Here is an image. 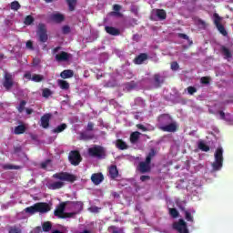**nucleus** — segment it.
<instances>
[{
    "instance_id": "obj_22",
    "label": "nucleus",
    "mask_w": 233,
    "mask_h": 233,
    "mask_svg": "<svg viewBox=\"0 0 233 233\" xmlns=\"http://www.w3.org/2000/svg\"><path fill=\"white\" fill-rule=\"evenodd\" d=\"M65 187V183L62 181L53 182L48 185L49 190H59V188H63Z\"/></svg>"
},
{
    "instance_id": "obj_34",
    "label": "nucleus",
    "mask_w": 233,
    "mask_h": 233,
    "mask_svg": "<svg viewBox=\"0 0 233 233\" xmlns=\"http://www.w3.org/2000/svg\"><path fill=\"white\" fill-rule=\"evenodd\" d=\"M198 148L202 150V152H208L210 150V147L205 144V141L199 140L198 141Z\"/></svg>"
},
{
    "instance_id": "obj_38",
    "label": "nucleus",
    "mask_w": 233,
    "mask_h": 233,
    "mask_svg": "<svg viewBox=\"0 0 233 233\" xmlns=\"http://www.w3.org/2000/svg\"><path fill=\"white\" fill-rule=\"evenodd\" d=\"M32 81H34V83H41L45 81V76L43 75L35 74L32 76Z\"/></svg>"
},
{
    "instance_id": "obj_50",
    "label": "nucleus",
    "mask_w": 233,
    "mask_h": 233,
    "mask_svg": "<svg viewBox=\"0 0 233 233\" xmlns=\"http://www.w3.org/2000/svg\"><path fill=\"white\" fill-rule=\"evenodd\" d=\"M62 33L66 35V34H70V26L68 25H64L62 27Z\"/></svg>"
},
{
    "instance_id": "obj_18",
    "label": "nucleus",
    "mask_w": 233,
    "mask_h": 233,
    "mask_svg": "<svg viewBox=\"0 0 233 233\" xmlns=\"http://www.w3.org/2000/svg\"><path fill=\"white\" fill-rule=\"evenodd\" d=\"M153 12H155L158 21H165L167 19V11L164 9H154Z\"/></svg>"
},
{
    "instance_id": "obj_13",
    "label": "nucleus",
    "mask_w": 233,
    "mask_h": 233,
    "mask_svg": "<svg viewBox=\"0 0 233 233\" xmlns=\"http://www.w3.org/2000/svg\"><path fill=\"white\" fill-rule=\"evenodd\" d=\"M51 117H52L51 114H45L44 116H41L40 121H41V127L43 128H48V127H50Z\"/></svg>"
},
{
    "instance_id": "obj_47",
    "label": "nucleus",
    "mask_w": 233,
    "mask_h": 233,
    "mask_svg": "<svg viewBox=\"0 0 233 233\" xmlns=\"http://www.w3.org/2000/svg\"><path fill=\"white\" fill-rule=\"evenodd\" d=\"M196 92H198V88L194 87V86H188L187 87V93L190 96H194V94H196Z\"/></svg>"
},
{
    "instance_id": "obj_14",
    "label": "nucleus",
    "mask_w": 233,
    "mask_h": 233,
    "mask_svg": "<svg viewBox=\"0 0 233 233\" xmlns=\"http://www.w3.org/2000/svg\"><path fill=\"white\" fill-rule=\"evenodd\" d=\"M158 121L161 125L160 127H165V125H168V124L172 123V116H170L167 114H164L158 117Z\"/></svg>"
},
{
    "instance_id": "obj_17",
    "label": "nucleus",
    "mask_w": 233,
    "mask_h": 233,
    "mask_svg": "<svg viewBox=\"0 0 233 233\" xmlns=\"http://www.w3.org/2000/svg\"><path fill=\"white\" fill-rule=\"evenodd\" d=\"M105 31L106 32V34H109V35H120L121 31H119L118 28H116L114 26H110V25H106L105 26Z\"/></svg>"
},
{
    "instance_id": "obj_6",
    "label": "nucleus",
    "mask_w": 233,
    "mask_h": 233,
    "mask_svg": "<svg viewBox=\"0 0 233 233\" xmlns=\"http://www.w3.org/2000/svg\"><path fill=\"white\" fill-rule=\"evenodd\" d=\"M36 35L40 43H46V41H48V33L46 31V25L45 24L38 25Z\"/></svg>"
},
{
    "instance_id": "obj_10",
    "label": "nucleus",
    "mask_w": 233,
    "mask_h": 233,
    "mask_svg": "<svg viewBox=\"0 0 233 233\" xmlns=\"http://www.w3.org/2000/svg\"><path fill=\"white\" fill-rule=\"evenodd\" d=\"M173 228L177 230L179 233H188V229L187 228V222L183 218L178 219L177 222L173 224Z\"/></svg>"
},
{
    "instance_id": "obj_35",
    "label": "nucleus",
    "mask_w": 233,
    "mask_h": 233,
    "mask_svg": "<svg viewBox=\"0 0 233 233\" xmlns=\"http://www.w3.org/2000/svg\"><path fill=\"white\" fill-rule=\"evenodd\" d=\"M66 124H61L58 127H56L55 129L52 130L53 134H61V132H64V130H66Z\"/></svg>"
},
{
    "instance_id": "obj_20",
    "label": "nucleus",
    "mask_w": 233,
    "mask_h": 233,
    "mask_svg": "<svg viewBox=\"0 0 233 233\" xmlns=\"http://www.w3.org/2000/svg\"><path fill=\"white\" fill-rule=\"evenodd\" d=\"M121 5H117V4H115L113 5V10L111 13H110V15H113L115 17H123V14L120 13L121 12Z\"/></svg>"
},
{
    "instance_id": "obj_19",
    "label": "nucleus",
    "mask_w": 233,
    "mask_h": 233,
    "mask_svg": "<svg viewBox=\"0 0 233 233\" xmlns=\"http://www.w3.org/2000/svg\"><path fill=\"white\" fill-rule=\"evenodd\" d=\"M154 81H155V86L156 88L161 87V85L165 83V76H161L159 74L154 75Z\"/></svg>"
},
{
    "instance_id": "obj_5",
    "label": "nucleus",
    "mask_w": 233,
    "mask_h": 233,
    "mask_svg": "<svg viewBox=\"0 0 233 233\" xmlns=\"http://www.w3.org/2000/svg\"><path fill=\"white\" fill-rule=\"evenodd\" d=\"M54 179H59L60 181H67V183H75L77 181V177L68 172H59L53 175Z\"/></svg>"
},
{
    "instance_id": "obj_36",
    "label": "nucleus",
    "mask_w": 233,
    "mask_h": 233,
    "mask_svg": "<svg viewBox=\"0 0 233 233\" xmlns=\"http://www.w3.org/2000/svg\"><path fill=\"white\" fill-rule=\"evenodd\" d=\"M52 230V222L46 221L42 224V232H50Z\"/></svg>"
},
{
    "instance_id": "obj_57",
    "label": "nucleus",
    "mask_w": 233,
    "mask_h": 233,
    "mask_svg": "<svg viewBox=\"0 0 233 233\" xmlns=\"http://www.w3.org/2000/svg\"><path fill=\"white\" fill-rule=\"evenodd\" d=\"M136 86H137V85H136V83H134V82H131V83L127 84V88H128L129 90L134 89Z\"/></svg>"
},
{
    "instance_id": "obj_23",
    "label": "nucleus",
    "mask_w": 233,
    "mask_h": 233,
    "mask_svg": "<svg viewBox=\"0 0 233 233\" xmlns=\"http://www.w3.org/2000/svg\"><path fill=\"white\" fill-rule=\"evenodd\" d=\"M80 139L82 141H90V140L94 139V134L88 133V131L81 132Z\"/></svg>"
},
{
    "instance_id": "obj_48",
    "label": "nucleus",
    "mask_w": 233,
    "mask_h": 233,
    "mask_svg": "<svg viewBox=\"0 0 233 233\" xmlns=\"http://www.w3.org/2000/svg\"><path fill=\"white\" fill-rule=\"evenodd\" d=\"M171 70H174L175 72L179 70V64L177 62H172L171 63Z\"/></svg>"
},
{
    "instance_id": "obj_64",
    "label": "nucleus",
    "mask_w": 233,
    "mask_h": 233,
    "mask_svg": "<svg viewBox=\"0 0 233 233\" xmlns=\"http://www.w3.org/2000/svg\"><path fill=\"white\" fill-rule=\"evenodd\" d=\"M80 233H92V231L88 230V229H84L83 231H81Z\"/></svg>"
},
{
    "instance_id": "obj_31",
    "label": "nucleus",
    "mask_w": 233,
    "mask_h": 233,
    "mask_svg": "<svg viewBox=\"0 0 233 233\" xmlns=\"http://www.w3.org/2000/svg\"><path fill=\"white\" fill-rule=\"evenodd\" d=\"M141 136V133L139 131H135L131 133L130 135V143H137L139 141V137Z\"/></svg>"
},
{
    "instance_id": "obj_51",
    "label": "nucleus",
    "mask_w": 233,
    "mask_h": 233,
    "mask_svg": "<svg viewBox=\"0 0 233 233\" xmlns=\"http://www.w3.org/2000/svg\"><path fill=\"white\" fill-rule=\"evenodd\" d=\"M202 85H208V83H210V79L207 76H203L201 79H200Z\"/></svg>"
},
{
    "instance_id": "obj_2",
    "label": "nucleus",
    "mask_w": 233,
    "mask_h": 233,
    "mask_svg": "<svg viewBox=\"0 0 233 233\" xmlns=\"http://www.w3.org/2000/svg\"><path fill=\"white\" fill-rule=\"evenodd\" d=\"M25 214H30V216H34V214H46V212H50L51 208L50 205L46 202H37L34 206H30L25 208Z\"/></svg>"
},
{
    "instance_id": "obj_32",
    "label": "nucleus",
    "mask_w": 233,
    "mask_h": 233,
    "mask_svg": "<svg viewBox=\"0 0 233 233\" xmlns=\"http://www.w3.org/2000/svg\"><path fill=\"white\" fill-rule=\"evenodd\" d=\"M66 3L68 5L69 12H74L76 10V6L77 5V0H66Z\"/></svg>"
},
{
    "instance_id": "obj_28",
    "label": "nucleus",
    "mask_w": 233,
    "mask_h": 233,
    "mask_svg": "<svg viewBox=\"0 0 233 233\" xmlns=\"http://www.w3.org/2000/svg\"><path fill=\"white\" fill-rule=\"evenodd\" d=\"M51 19L52 21H54L55 23H63V21H65V15L57 13V14H53L51 15Z\"/></svg>"
},
{
    "instance_id": "obj_27",
    "label": "nucleus",
    "mask_w": 233,
    "mask_h": 233,
    "mask_svg": "<svg viewBox=\"0 0 233 233\" xmlns=\"http://www.w3.org/2000/svg\"><path fill=\"white\" fill-rule=\"evenodd\" d=\"M116 147L118 150H127L128 148V145H127V142L123 141V139H116Z\"/></svg>"
},
{
    "instance_id": "obj_30",
    "label": "nucleus",
    "mask_w": 233,
    "mask_h": 233,
    "mask_svg": "<svg viewBox=\"0 0 233 233\" xmlns=\"http://www.w3.org/2000/svg\"><path fill=\"white\" fill-rule=\"evenodd\" d=\"M68 203H70V205L73 207V208H75V210H76V212H81V210H83V202H81V201H76V202L68 201Z\"/></svg>"
},
{
    "instance_id": "obj_12",
    "label": "nucleus",
    "mask_w": 233,
    "mask_h": 233,
    "mask_svg": "<svg viewBox=\"0 0 233 233\" xmlns=\"http://www.w3.org/2000/svg\"><path fill=\"white\" fill-rule=\"evenodd\" d=\"M5 88L6 90H10L12 86H14V78H12V75L9 73L5 74V81L3 83Z\"/></svg>"
},
{
    "instance_id": "obj_41",
    "label": "nucleus",
    "mask_w": 233,
    "mask_h": 233,
    "mask_svg": "<svg viewBox=\"0 0 233 233\" xmlns=\"http://www.w3.org/2000/svg\"><path fill=\"white\" fill-rule=\"evenodd\" d=\"M169 215L171 216V218L176 219L177 218H179V211H177L176 208H169Z\"/></svg>"
},
{
    "instance_id": "obj_46",
    "label": "nucleus",
    "mask_w": 233,
    "mask_h": 233,
    "mask_svg": "<svg viewBox=\"0 0 233 233\" xmlns=\"http://www.w3.org/2000/svg\"><path fill=\"white\" fill-rule=\"evenodd\" d=\"M25 25H26L27 26L32 25V23H34V16L32 15H27L24 21Z\"/></svg>"
},
{
    "instance_id": "obj_3",
    "label": "nucleus",
    "mask_w": 233,
    "mask_h": 233,
    "mask_svg": "<svg viewBox=\"0 0 233 233\" xmlns=\"http://www.w3.org/2000/svg\"><path fill=\"white\" fill-rule=\"evenodd\" d=\"M87 154L90 157H97V159L106 158V148L105 147L95 145L87 149Z\"/></svg>"
},
{
    "instance_id": "obj_29",
    "label": "nucleus",
    "mask_w": 233,
    "mask_h": 233,
    "mask_svg": "<svg viewBox=\"0 0 233 233\" xmlns=\"http://www.w3.org/2000/svg\"><path fill=\"white\" fill-rule=\"evenodd\" d=\"M220 50L225 56V59H230L232 57V52H230V49H228L227 46H222Z\"/></svg>"
},
{
    "instance_id": "obj_44",
    "label": "nucleus",
    "mask_w": 233,
    "mask_h": 233,
    "mask_svg": "<svg viewBox=\"0 0 233 233\" xmlns=\"http://www.w3.org/2000/svg\"><path fill=\"white\" fill-rule=\"evenodd\" d=\"M42 96L43 97H46V99H48V97L52 96V90H50L49 88H44L42 90Z\"/></svg>"
},
{
    "instance_id": "obj_42",
    "label": "nucleus",
    "mask_w": 233,
    "mask_h": 233,
    "mask_svg": "<svg viewBox=\"0 0 233 233\" xmlns=\"http://www.w3.org/2000/svg\"><path fill=\"white\" fill-rule=\"evenodd\" d=\"M10 8H11V10H14L15 12H17V10H19V8H21V4H19L18 1H14L11 3Z\"/></svg>"
},
{
    "instance_id": "obj_37",
    "label": "nucleus",
    "mask_w": 233,
    "mask_h": 233,
    "mask_svg": "<svg viewBox=\"0 0 233 233\" xmlns=\"http://www.w3.org/2000/svg\"><path fill=\"white\" fill-rule=\"evenodd\" d=\"M58 86L62 89V90H68V88H70V84H68L66 80H58Z\"/></svg>"
},
{
    "instance_id": "obj_39",
    "label": "nucleus",
    "mask_w": 233,
    "mask_h": 233,
    "mask_svg": "<svg viewBox=\"0 0 233 233\" xmlns=\"http://www.w3.org/2000/svg\"><path fill=\"white\" fill-rule=\"evenodd\" d=\"M4 170H19L21 168L20 166H15L12 164H5L3 166Z\"/></svg>"
},
{
    "instance_id": "obj_4",
    "label": "nucleus",
    "mask_w": 233,
    "mask_h": 233,
    "mask_svg": "<svg viewBox=\"0 0 233 233\" xmlns=\"http://www.w3.org/2000/svg\"><path fill=\"white\" fill-rule=\"evenodd\" d=\"M215 161L211 164L214 172L219 171L223 168V147H218L215 151Z\"/></svg>"
},
{
    "instance_id": "obj_8",
    "label": "nucleus",
    "mask_w": 233,
    "mask_h": 233,
    "mask_svg": "<svg viewBox=\"0 0 233 233\" xmlns=\"http://www.w3.org/2000/svg\"><path fill=\"white\" fill-rule=\"evenodd\" d=\"M214 17V25L218 28V32L222 34L225 37L226 35H228V33L227 32V29H225V26L221 25V16L218 13H215L213 15Z\"/></svg>"
},
{
    "instance_id": "obj_52",
    "label": "nucleus",
    "mask_w": 233,
    "mask_h": 233,
    "mask_svg": "<svg viewBox=\"0 0 233 233\" xmlns=\"http://www.w3.org/2000/svg\"><path fill=\"white\" fill-rule=\"evenodd\" d=\"M26 48H28L29 50H34V43L32 42V40H28L26 42Z\"/></svg>"
},
{
    "instance_id": "obj_58",
    "label": "nucleus",
    "mask_w": 233,
    "mask_h": 233,
    "mask_svg": "<svg viewBox=\"0 0 233 233\" xmlns=\"http://www.w3.org/2000/svg\"><path fill=\"white\" fill-rule=\"evenodd\" d=\"M48 163H50V160L41 163V168H46L48 167Z\"/></svg>"
},
{
    "instance_id": "obj_63",
    "label": "nucleus",
    "mask_w": 233,
    "mask_h": 233,
    "mask_svg": "<svg viewBox=\"0 0 233 233\" xmlns=\"http://www.w3.org/2000/svg\"><path fill=\"white\" fill-rule=\"evenodd\" d=\"M35 232H41V230H43V228L40 226H38L35 228Z\"/></svg>"
},
{
    "instance_id": "obj_61",
    "label": "nucleus",
    "mask_w": 233,
    "mask_h": 233,
    "mask_svg": "<svg viewBox=\"0 0 233 233\" xmlns=\"http://www.w3.org/2000/svg\"><path fill=\"white\" fill-rule=\"evenodd\" d=\"M25 112H26L27 116H30V115H32V114L34 113V109H32V108H26V109H25Z\"/></svg>"
},
{
    "instance_id": "obj_45",
    "label": "nucleus",
    "mask_w": 233,
    "mask_h": 233,
    "mask_svg": "<svg viewBox=\"0 0 233 233\" xmlns=\"http://www.w3.org/2000/svg\"><path fill=\"white\" fill-rule=\"evenodd\" d=\"M185 219L189 221L190 223H194V217H192V213L188 210L185 211Z\"/></svg>"
},
{
    "instance_id": "obj_56",
    "label": "nucleus",
    "mask_w": 233,
    "mask_h": 233,
    "mask_svg": "<svg viewBox=\"0 0 233 233\" xmlns=\"http://www.w3.org/2000/svg\"><path fill=\"white\" fill-rule=\"evenodd\" d=\"M178 37H180V39H186V41H188V36L183 33H179Z\"/></svg>"
},
{
    "instance_id": "obj_16",
    "label": "nucleus",
    "mask_w": 233,
    "mask_h": 233,
    "mask_svg": "<svg viewBox=\"0 0 233 233\" xmlns=\"http://www.w3.org/2000/svg\"><path fill=\"white\" fill-rule=\"evenodd\" d=\"M147 59H148V55L147 53H141L135 57L134 63L135 65H143Z\"/></svg>"
},
{
    "instance_id": "obj_33",
    "label": "nucleus",
    "mask_w": 233,
    "mask_h": 233,
    "mask_svg": "<svg viewBox=\"0 0 233 233\" xmlns=\"http://www.w3.org/2000/svg\"><path fill=\"white\" fill-rule=\"evenodd\" d=\"M195 25L198 26V28H201L202 30H205L207 28V22H205L201 18H195Z\"/></svg>"
},
{
    "instance_id": "obj_43",
    "label": "nucleus",
    "mask_w": 233,
    "mask_h": 233,
    "mask_svg": "<svg viewBox=\"0 0 233 233\" xmlns=\"http://www.w3.org/2000/svg\"><path fill=\"white\" fill-rule=\"evenodd\" d=\"M25 106H26V101L22 100L20 102L19 106H17V110H18L19 114H23V112H25Z\"/></svg>"
},
{
    "instance_id": "obj_62",
    "label": "nucleus",
    "mask_w": 233,
    "mask_h": 233,
    "mask_svg": "<svg viewBox=\"0 0 233 233\" xmlns=\"http://www.w3.org/2000/svg\"><path fill=\"white\" fill-rule=\"evenodd\" d=\"M219 116H220L221 119H224V117H225V112L219 111Z\"/></svg>"
},
{
    "instance_id": "obj_1",
    "label": "nucleus",
    "mask_w": 233,
    "mask_h": 233,
    "mask_svg": "<svg viewBox=\"0 0 233 233\" xmlns=\"http://www.w3.org/2000/svg\"><path fill=\"white\" fill-rule=\"evenodd\" d=\"M156 156H157V149L152 147L147 155L145 161L138 163L137 170H139L140 174H147L152 170L150 163H152V158L156 157Z\"/></svg>"
},
{
    "instance_id": "obj_21",
    "label": "nucleus",
    "mask_w": 233,
    "mask_h": 233,
    "mask_svg": "<svg viewBox=\"0 0 233 233\" xmlns=\"http://www.w3.org/2000/svg\"><path fill=\"white\" fill-rule=\"evenodd\" d=\"M119 176V170H117V166L112 165L109 167V177L111 179H116Z\"/></svg>"
},
{
    "instance_id": "obj_55",
    "label": "nucleus",
    "mask_w": 233,
    "mask_h": 233,
    "mask_svg": "<svg viewBox=\"0 0 233 233\" xmlns=\"http://www.w3.org/2000/svg\"><path fill=\"white\" fill-rule=\"evenodd\" d=\"M148 179H150V176L143 175L140 177L142 182L148 181Z\"/></svg>"
},
{
    "instance_id": "obj_59",
    "label": "nucleus",
    "mask_w": 233,
    "mask_h": 233,
    "mask_svg": "<svg viewBox=\"0 0 233 233\" xmlns=\"http://www.w3.org/2000/svg\"><path fill=\"white\" fill-rule=\"evenodd\" d=\"M24 77H25V79H28L29 81H30V80L32 81V74H30V73H25V74L24 75Z\"/></svg>"
},
{
    "instance_id": "obj_54",
    "label": "nucleus",
    "mask_w": 233,
    "mask_h": 233,
    "mask_svg": "<svg viewBox=\"0 0 233 233\" xmlns=\"http://www.w3.org/2000/svg\"><path fill=\"white\" fill-rule=\"evenodd\" d=\"M86 130L87 132H92V130H94V123L88 122Z\"/></svg>"
},
{
    "instance_id": "obj_15",
    "label": "nucleus",
    "mask_w": 233,
    "mask_h": 233,
    "mask_svg": "<svg viewBox=\"0 0 233 233\" xmlns=\"http://www.w3.org/2000/svg\"><path fill=\"white\" fill-rule=\"evenodd\" d=\"M104 179L105 177L102 173H94L91 176V181L94 183V185H99L100 183H103Z\"/></svg>"
},
{
    "instance_id": "obj_53",
    "label": "nucleus",
    "mask_w": 233,
    "mask_h": 233,
    "mask_svg": "<svg viewBox=\"0 0 233 233\" xmlns=\"http://www.w3.org/2000/svg\"><path fill=\"white\" fill-rule=\"evenodd\" d=\"M76 214H77V212H69V213H64V218H74V216H76Z\"/></svg>"
},
{
    "instance_id": "obj_11",
    "label": "nucleus",
    "mask_w": 233,
    "mask_h": 233,
    "mask_svg": "<svg viewBox=\"0 0 233 233\" xmlns=\"http://www.w3.org/2000/svg\"><path fill=\"white\" fill-rule=\"evenodd\" d=\"M159 129L162 130V132H177V124H176V122H171L167 125L160 126Z\"/></svg>"
},
{
    "instance_id": "obj_26",
    "label": "nucleus",
    "mask_w": 233,
    "mask_h": 233,
    "mask_svg": "<svg viewBox=\"0 0 233 233\" xmlns=\"http://www.w3.org/2000/svg\"><path fill=\"white\" fill-rule=\"evenodd\" d=\"M25 132H26V126L24 124L15 127L14 130V134H15V136H21V134H25Z\"/></svg>"
},
{
    "instance_id": "obj_24",
    "label": "nucleus",
    "mask_w": 233,
    "mask_h": 233,
    "mask_svg": "<svg viewBox=\"0 0 233 233\" xmlns=\"http://www.w3.org/2000/svg\"><path fill=\"white\" fill-rule=\"evenodd\" d=\"M60 77H62V79H70V77H74V71L66 69L60 73Z\"/></svg>"
},
{
    "instance_id": "obj_60",
    "label": "nucleus",
    "mask_w": 233,
    "mask_h": 233,
    "mask_svg": "<svg viewBox=\"0 0 233 233\" xmlns=\"http://www.w3.org/2000/svg\"><path fill=\"white\" fill-rule=\"evenodd\" d=\"M131 12H132L133 14H135V15H137V14H138L137 7L133 6V7L131 8Z\"/></svg>"
},
{
    "instance_id": "obj_25",
    "label": "nucleus",
    "mask_w": 233,
    "mask_h": 233,
    "mask_svg": "<svg viewBox=\"0 0 233 233\" xmlns=\"http://www.w3.org/2000/svg\"><path fill=\"white\" fill-rule=\"evenodd\" d=\"M69 56H68V53L65 52V51H62L60 54H57L56 55V59L58 61V62H61V61H68L69 59Z\"/></svg>"
},
{
    "instance_id": "obj_40",
    "label": "nucleus",
    "mask_w": 233,
    "mask_h": 233,
    "mask_svg": "<svg viewBox=\"0 0 233 233\" xmlns=\"http://www.w3.org/2000/svg\"><path fill=\"white\" fill-rule=\"evenodd\" d=\"M8 233H23V229L18 226H11L8 228Z\"/></svg>"
},
{
    "instance_id": "obj_49",
    "label": "nucleus",
    "mask_w": 233,
    "mask_h": 233,
    "mask_svg": "<svg viewBox=\"0 0 233 233\" xmlns=\"http://www.w3.org/2000/svg\"><path fill=\"white\" fill-rule=\"evenodd\" d=\"M137 128H138V130H142V132H148V128L143 124H137Z\"/></svg>"
},
{
    "instance_id": "obj_9",
    "label": "nucleus",
    "mask_w": 233,
    "mask_h": 233,
    "mask_svg": "<svg viewBox=\"0 0 233 233\" xmlns=\"http://www.w3.org/2000/svg\"><path fill=\"white\" fill-rule=\"evenodd\" d=\"M66 205H68V201L61 202L54 211V214L56 218L60 219H65V209L66 208Z\"/></svg>"
},
{
    "instance_id": "obj_7",
    "label": "nucleus",
    "mask_w": 233,
    "mask_h": 233,
    "mask_svg": "<svg viewBox=\"0 0 233 233\" xmlns=\"http://www.w3.org/2000/svg\"><path fill=\"white\" fill-rule=\"evenodd\" d=\"M69 163L74 167H77L81 161H83V157H81V153L78 150H72L69 152L68 156Z\"/></svg>"
}]
</instances>
